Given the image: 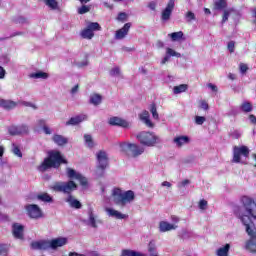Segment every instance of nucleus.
<instances>
[{
  "label": "nucleus",
  "mask_w": 256,
  "mask_h": 256,
  "mask_svg": "<svg viewBox=\"0 0 256 256\" xmlns=\"http://www.w3.org/2000/svg\"><path fill=\"white\" fill-rule=\"evenodd\" d=\"M244 212L239 207L234 209V213L241 223L246 227V233L250 239L246 242V249L251 253H256V227L253 221H256V203L249 196L241 197Z\"/></svg>",
  "instance_id": "nucleus-1"
},
{
  "label": "nucleus",
  "mask_w": 256,
  "mask_h": 256,
  "mask_svg": "<svg viewBox=\"0 0 256 256\" xmlns=\"http://www.w3.org/2000/svg\"><path fill=\"white\" fill-rule=\"evenodd\" d=\"M66 175L70 180L66 182H55L51 189L52 191H55V193H63L64 195H68L65 201L68 203L69 207L72 209H81L83 204H81V202L75 199V196L72 195L73 191H77L79 187V185H77L73 179L79 181L82 187H89V180H87V177L83 176L81 173H78L73 168H66Z\"/></svg>",
  "instance_id": "nucleus-2"
},
{
  "label": "nucleus",
  "mask_w": 256,
  "mask_h": 256,
  "mask_svg": "<svg viewBox=\"0 0 256 256\" xmlns=\"http://www.w3.org/2000/svg\"><path fill=\"white\" fill-rule=\"evenodd\" d=\"M69 161L65 159L63 154L59 150H51L48 152V156L44 158L43 162L38 166L40 173H45L49 169H59L61 165H67Z\"/></svg>",
  "instance_id": "nucleus-3"
},
{
  "label": "nucleus",
  "mask_w": 256,
  "mask_h": 256,
  "mask_svg": "<svg viewBox=\"0 0 256 256\" xmlns=\"http://www.w3.org/2000/svg\"><path fill=\"white\" fill-rule=\"evenodd\" d=\"M113 201L115 205L118 207H125L127 203H131V201H135V192L132 190H128L123 193V190L120 188H114L113 190Z\"/></svg>",
  "instance_id": "nucleus-4"
},
{
  "label": "nucleus",
  "mask_w": 256,
  "mask_h": 256,
  "mask_svg": "<svg viewBox=\"0 0 256 256\" xmlns=\"http://www.w3.org/2000/svg\"><path fill=\"white\" fill-rule=\"evenodd\" d=\"M136 139H138L140 145H143L144 147H155V145L161 143V138L150 131L139 132L136 135Z\"/></svg>",
  "instance_id": "nucleus-5"
},
{
  "label": "nucleus",
  "mask_w": 256,
  "mask_h": 256,
  "mask_svg": "<svg viewBox=\"0 0 256 256\" xmlns=\"http://www.w3.org/2000/svg\"><path fill=\"white\" fill-rule=\"evenodd\" d=\"M121 150L127 157L137 159V157L145 153V148L136 143L123 142L120 144Z\"/></svg>",
  "instance_id": "nucleus-6"
},
{
  "label": "nucleus",
  "mask_w": 256,
  "mask_h": 256,
  "mask_svg": "<svg viewBox=\"0 0 256 256\" xmlns=\"http://www.w3.org/2000/svg\"><path fill=\"white\" fill-rule=\"evenodd\" d=\"M97 159V167H96V175L97 177H103L105 175V169L109 167V156H107V152L100 150L96 154Z\"/></svg>",
  "instance_id": "nucleus-7"
},
{
  "label": "nucleus",
  "mask_w": 256,
  "mask_h": 256,
  "mask_svg": "<svg viewBox=\"0 0 256 256\" xmlns=\"http://www.w3.org/2000/svg\"><path fill=\"white\" fill-rule=\"evenodd\" d=\"M25 210L30 219H41L43 217V210L37 204H28L25 206Z\"/></svg>",
  "instance_id": "nucleus-8"
},
{
  "label": "nucleus",
  "mask_w": 256,
  "mask_h": 256,
  "mask_svg": "<svg viewBox=\"0 0 256 256\" xmlns=\"http://www.w3.org/2000/svg\"><path fill=\"white\" fill-rule=\"evenodd\" d=\"M241 155H243V157H249V148L247 146H234L233 163H241Z\"/></svg>",
  "instance_id": "nucleus-9"
},
{
  "label": "nucleus",
  "mask_w": 256,
  "mask_h": 256,
  "mask_svg": "<svg viewBox=\"0 0 256 256\" xmlns=\"http://www.w3.org/2000/svg\"><path fill=\"white\" fill-rule=\"evenodd\" d=\"M9 135H12V137H15L17 135H29V127L25 124L22 125H12L8 128Z\"/></svg>",
  "instance_id": "nucleus-10"
},
{
  "label": "nucleus",
  "mask_w": 256,
  "mask_h": 256,
  "mask_svg": "<svg viewBox=\"0 0 256 256\" xmlns=\"http://www.w3.org/2000/svg\"><path fill=\"white\" fill-rule=\"evenodd\" d=\"M131 22L124 24V26L118 29L115 33V39L121 40L125 39L129 35V30L131 29Z\"/></svg>",
  "instance_id": "nucleus-11"
},
{
  "label": "nucleus",
  "mask_w": 256,
  "mask_h": 256,
  "mask_svg": "<svg viewBox=\"0 0 256 256\" xmlns=\"http://www.w3.org/2000/svg\"><path fill=\"white\" fill-rule=\"evenodd\" d=\"M173 9H175V0H170L162 12V21H169V19H171Z\"/></svg>",
  "instance_id": "nucleus-12"
},
{
  "label": "nucleus",
  "mask_w": 256,
  "mask_h": 256,
  "mask_svg": "<svg viewBox=\"0 0 256 256\" xmlns=\"http://www.w3.org/2000/svg\"><path fill=\"white\" fill-rule=\"evenodd\" d=\"M108 123L112 127H123L124 129H127V127H129V122L117 116L111 117Z\"/></svg>",
  "instance_id": "nucleus-13"
},
{
  "label": "nucleus",
  "mask_w": 256,
  "mask_h": 256,
  "mask_svg": "<svg viewBox=\"0 0 256 256\" xmlns=\"http://www.w3.org/2000/svg\"><path fill=\"white\" fill-rule=\"evenodd\" d=\"M25 227L19 223H14L12 225V233L15 239H24Z\"/></svg>",
  "instance_id": "nucleus-14"
},
{
  "label": "nucleus",
  "mask_w": 256,
  "mask_h": 256,
  "mask_svg": "<svg viewBox=\"0 0 256 256\" xmlns=\"http://www.w3.org/2000/svg\"><path fill=\"white\" fill-rule=\"evenodd\" d=\"M31 248L39 251H47V249H50L49 241L42 240V241L32 242Z\"/></svg>",
  "instance_id": "nucleus-15"
},
{
  "label": "nucleus",
  "mask_w": 256,
  "mask_h": 256,
  "mask_svg": "<svg viewBox=\"0 0 256 256\" xmlns=\"http://www.w3.org/2000/svg\"><path fill=\"white\" fill-rule=\"evenodd\" d=\"M63 245H67V238H56L49 241L50 249H57Z\"/></svg>",
  "instance_id": "nucleus-16"
},
{
  "label": "nucleus",
  "mask_w": 256,
  "mask_h": 256,
  "mask_svg": "<svg viewBox=\"0 0 256 256\" xmlns=\"http://www.w3.org/2000/svg\"><path fill=\"white\" fill-rule=\"evenodd\" d=\"M0 107L5 109V111H11V109L17 107V102L0 98Z\"/></svg>",
  "instance_id": "nucleus-17"
},
{
  "label": "nucleus",
  "mask_w": 256,
  "mask_h": 256,
  "mask_svg": "<svg viewBox=\"0 0 256 256\" xmlns=\"http://www.w3.org/2000/svg\"><path fill=\"white\" fill-rule=\"evenodd\" d=\"M52 141H54V143H56V145L59 147H63V145H67V143H69V140L65 138V136L59 134H54Z\"/></svg>",
  "instance_id": "nucleus-18"
},
{
  "label": "nucleus",
  "mask_w": 256,
  "mask_h": 256,
  "mask_svg": "<svg viewBox=\"0 0 256 256\" xmlns=\"http://www.w3.org/2000/svg\"><path fill=\"white\" fill-rule=\"evenodd\" d=\"M140 119L141 121H143V123H145L146 127H150V128L155 127V124H153V122L150 119L149 111L144 110L140 115Z\"/></svg>",
  "instance_id": "nucleus-19"
},
{
  "label": "nucleus",
  "mask_w": 256,
  "mask_h": 256,
  "mask_svg": "<svg viewBox=\"0 0 256 256\" xmlns=\"http://www.w3.org/2000/svg\"><path fill=\"white\" fill-rule=\"evenodd\" d=\"M190 141L189 136H177L174 138L173 143H175L177 147H183V145L189 144Z\"/></svg>",
  "instance_id": "nucleus-20"
},
{
  "label": "nucleus",
  "mask_w": 256,
  "mask_h": 256,
  "mask_svg": "<svg viewBox=\"0 0 256 256\" xmlns=\"http://www.w3.org/2000/svg\"><path fill=\"white\" fill-rule=\"evenodd\" d=\"M213 9L214 11H223L227 9V0H214Z\"/></svg>",
  "instance_id": "nucleus-21"
},
{
  "label": "nucleus",
  "mask_w": 256,
  "mask_h": 256,
  "mask_svg": "<svg viewBox=\"0 0 256 256\" xmlns=\"http://www.w3.org/2000/svg\"><path fill=\"white\" fill-rule=\"evenodd\" d=\"M159 229L161 233H166V231H172V229H177V226L166 221H161L159 223Z\"/></svg>",
  "instance_id": "nucleus-22"
},
{
  "label": "nucleus",
  "mask_w": 256,
  "mask_h": 256,
  "mask_svg": "<svg viewBox=\"0 0 256 256\" xmlns=\"http://www.w3.org/2000/svg\"><path fill=\"white\" fill-rule=\"evenodd\" d=\"M83 121H85V116L78 115L70 118L66 122V126L69 127V125H72V126L79 125V123H83Z\"/></svg>",
  "instance_id": "nucleus-23"
},
{
  "label": "nucleus",
  "mask_w": 256,
  "mask_h": 256,
  "mask_svg": "<svg viewBox=\"0 0 256 256\" xmlns=\"http://www.w3.org/2000/svg\"><path fill=\"white\" fill-rule=\"evenodd\" d=\"M108 215H110V217H115V219H126L127 215L122 214L121 212L112 209V208H107L106 209Z\"/></svg>",
  "instance_id": "nucleus-24"
},
{
  "label": "nucleus",
  "mask_w": 256,
  "mask_h": 256,
  "mask_svg": "<svg viewBox=\"0 0 256 256\" xmlns=\"http://www.w3.org/2000/svg\"><path fill=\"white\" fill-rule=\"evenodd\" d=\"M36 199H38V201H42L43 203H53V197L47 192L38 194Z\"/></svg>",
  "instance_id": "nucleus-25"
},
{
  "label": "nucleus",
  "mask_w": 256,
  "mask_h": 256,
  "mask_svg": "<svg viewBox=\"0 0 256 256\" xmlns=\"http://www.w3.org/2000/svg\"><path fill=\"white\" fill-rule=\"evenodd\" d=\"M103 101V96H101V94H91L90 95V103L91 105H94L95 107H97V105H101Z\"/></svg>",
  "instance_id": "nucleus-26"
},
{
  "label": "nucleus",
  "mask_w": 256,
  "mask_h": 256,
  "mask_svg": "<svg viewBox=\"0 0 256 256\" xmlns=\"http://www.w3.org/2000/svg\"><path fill=\"white\" fill-rule=\"evenodd\" d=\"M231 249L230 244H226L224 247H221L217 250L216 255L218 256H229V250Z\"/></svg>",
  "instance_id": "nucleus-27"
},
{
  "label": "nucleus",
  "mask_w": 256,
  "mask_h": 256,
  "mask_svg": "<svg viewBox=\"0 0 256 256\" xmlns=\"http://www.w3.org/2000/svg\"><path fill=\"white\" fill-rule=\"evenodd\" d=\"M240 109L243 113H251V111H253V104L249 101H245L241 104Z\"/></svg>",
  "instance_id": "nucleus-28"
},
{
  "label": "nucleus",
  "mask_w": 256,
  "mask_h": 256,
  "mask_svg": "<svg viewBox=\"0 0 256 256\" xmlns=\"http://www.w3.org/2000/svg\"><path fill=\"white\" fill-rule=\"evenodd\" d=\"M81 37L82 39H91L92 37H95V33H93L92 30H90L87 26L84 30L81 31Z\"/></svg>",
  "instance_id": "nucleus-29"
},
{
  "label": "nucleus",
  "mask_w": 256,
  "mask_h": 256,
  "mask_svg": "<svg viewBox=\"0 0 256 256\" xmlns=\"http://www.w3.org/2000/svg\"><path fill=\"white\" fill-rule=\"evenodd\" d=\"M168 37H170L171 41H181V39L184 37V34L183 31H178L168 34Z\"/></svg>",
  "instance_id": "nucleus-30"
},
{
  "label": "nucleus",
  "mask_w": 256,
  "mask_h": 256,
  "mask_svg": "<svg viewBox=\"0 0 256 256\" xmlns=\"http://www.w3.org/2000/svg\"><path fill=\"white\" fill-rule=\"evenodd\" d=\"M189 86L187 84H180L178 86H174L173 92L175 95H179V93H185Z\"/></svg>",
  "instance_id": "nucleus-31"
},
{
  "label": "nucleus",
  "mask_w": 256,
  "mask_h": 256,
  "mask_svg": "<svg viewBox=\"0 0 256 256\" xmlns=\"http://www.w3.org/2000/svg\"><path fill=\"white\" fill-rule=\"evenodd\" d=\"M30 77L32 79H48L49 78V74H47L46 72H35L30 74Z\"/></svg>",
  "instance_id": "nucleus-32"
},
{
  "label": "nucleus",
  "mask_w": 256,
  "mask_h": 256,
  "mask_svg": "<svg viewBox=\"0 0 256 256\" xmlns=\"http://www.w3.org/2000/svg\"><path fill=\"white\" fill-rule=\"evenodd\" d=\"M85 143L90 148L93 149L95 147V143L93 142V137L89 134L84 135Z\"/></svg>",
  "instance_id": "nucleus-33"
},
{
  "label": "nucleus",
  "mask_w": 256,
  "mask_h": 256,
  "mask_svg": "<svg viewBox=\"0 0 256 256\" xmlns=\"http://www.w3.org/2000/svg\"><path fill=\"white\" fill-rule=\"evenodd\" d=\"M150 112L152 114L153 119L159 121V113H157V105L155 103H152L150 105Z\"/></svg>",
  "instance_id": "nucleus-34"
},
{
  "label": "nucleus",
  "mask_w": 256,
  "mask_h": 256,
  "mask_svg": "<svg viewBox=\"0 0 256 256\" xmlns=\"http://www.w3.org/2000/svg\"><path fill=\"white\" fill-rule=\"evenodd\" d=\"M87 27L90 31H92V33L93 31H101V25H99L97 22L89 23Z\"/></svg>",
  "instance_id": "nucleus-35"
},
{
  "label": "nucleus",
  "mask_w": 256,
  "mask_h": 256,
  "mask_svg": "<svg viewBox=\"0 0 256 256\" xmlns=\"http://www.w3.org/2000/svg\"><path fill=\"white\" fill-rule=\"evenodd\" d=\"M166 55L170 57H181V53L176 52L175 50H173V48H167Z\"/></svg>",
  "instance_id": "nucleus-36"
},
{
  "label": "nucleus",
  "mask_w": 256,
  "mask_h": 256,
  "mask_svg": "<svg viewBox=\"0 0 256 256\" xmlns=\"http://www.w3.org/2000/svg\"><path fill=\"white\" fill-rule=\"evenodd\" d=\"M89 222L91 224V227H97V222L95 220V214H93V210L89 211Z\"/></svg>",
  "instance_id": "nucleus-37"
},
{
  "label": "nucleus",
  "mask_w": 256,
  "mask_h": 256,
  "mask_svg": "<svg viewBox=\"0 0 256 256\" xmlns=\"http://www.w3.org/2000/svg\"><path fill=\"white\" fill-rule=\"evenodd\" d=\"M90 11H91V6H87V5H82L78 9L79 15H85V13H89Z\"/></svg>",
  "instance_id": "nucleus-38"
},
{
  "label": "nucleus",
  "mask_w": 256,
  "mask_h": 256,
  "mask_svg": "<svg viewBox=\"0 0 256 256\" xmlns=\"http://www.w3.org/2000/svg\"><path fill=\"white\" fill-rule=\"evenodd\" d=\"M229 15H231V11L225 8L223 11L222 23H227V21H229Z\"/></svg>",
  "instance_id": "nucleus-39"
},
{
  "label": "nucleus",
  "mask_w": 256,
  "mask_h": 256,
  "mask_svg": "<svg viewBox=\"0 0 256 256\" xmlns=\"http://www.w3.org/2000/svg\"><path fill=\"white\" fill-rule=\"evenodd\" d=\"M197 18L195 17V13L191 12V11H188L186 13V21L188 23H191V21H195Z\"/></svg>",
  "instance_id": "nucleus-40"
},
{
  "label": "nucleus",
  "mask_w": 256,
  "mask_h": 256,
  "mask_svg": "<svg viewBox=\"0 0 256 256\" xmlns=\"http://www.w3.org/2000/svg\"><path fill=\"white\" fill-rule=\"evenodd\" d=\"M207 205H208V202L205 199L200 200L198 203V207L199 209H201V211H205L207 209Z\"/></svg>",
  "instance_id": "nucleus-41"
},
{
  "label": "nucleus",
  "mask_w": 256,
  "mask_h": 256,
  "mask_svg": "<svg viewBox=\"0 0 256 256\" xmlns=\"http://www.w3.org/2000/svg\"><path fill=\"white\" fill-rule=\"evenodd\" d=\"M19 105H22L23 107H31L32 109H37V106L31 102L28 101H20L18 102Z\"/></svg>",
  "instance_id": "nucleus-42"
},
{
  "label": "nucleus",
  "mask_w": 256,
  "mask_h": 256,
  "mask_svg": "<svg viewBox=\"0 0 256 256\" xmlns=\"http://www.w3.org/2000/svg\"><path fill=\"white\" fill-rule=\"evenodd\" d=\"M205 121H207V119L205 118V116H196V117H195V123H196V125H203V123H205Z\"/></svg>",
  "instance_id": "nucleus-43"
},
{
  "label": "nucleus",
  "mask_w": 256,
  "mask_h": 256,
  "mask_svg": "<svg viewBox=\"0 0 256 256\" xmlns=\"http://www.w3.org/2000/svg\"><path fill=\"white\" fill-rule=\"evenodd\" d=\"M46 5L50 7L51 9L57 8V1L56 0H46Z\"/></svg>",
  "instance_id": "nucleus-44"
},
{
  "label": "nucleus",
  "mask_w": 256,
  "mask_h": 256,
  "mask_svg": "<svg viewBox=\"0 0 256 256\" xmlns=\"http://www.w3.org/2000/svg\"><path fill=\"white\" fill-rule=\"evenodd\" d=\"M227 49L230 53H235V41L228 42Z\"/></svg>",
  "instance_id": "nucleus-45"
},
{
  "label": "nucleus",
  "mask_w": 256,
  "mask_h": 256,
  "mask_svg": "<svg viewBox=\"0 0 256 256\" xmlns=\"http://www.w3.org/2000/svg\"><path fill=\"white\" fill-rule=\"evenodd\" d=\"M118 21H127V14L125 12H120L117 17Z\"/></svg>",
  "instance_id": "nucleus-46"
},
{
  "label": "nucleus",
  "mask_w": 256,
  "mask_h": 256,
  "mask_svg": "<svg viewBox=\"0 0 256 256\" xmlns=\"http://www.w3.org/2000/svg\"><path fill=\"white\" fill-rule=\"evenodd\" d=\"M239 69L241 73H247L249 71V67L245 63H240Z\"/></svg>",
  "instance_id": "nucleus-47"
},
{
  "label": "nucleus",
  "mask_w": 256,
  "mask_h": 256,
  "mask_svg": "<svg viewBox=\"0 0 256 256\" xmlns=\"http://www.w3.org/2000/svg\"><path fill=\"white\" fill-rule=\"evenodd\" d=\"M13 153L17 157H23V153H21V149H19V146H14Z\"/></svg>",
  "instance_id": "nucleus-48"
},
{
  "label": "nucleus",
  "mask_w": 256,
  "mask_h": 256,
  "mask_svg": "<svg viewBox=\"0 0 256 256\" xmlns=\"http://www.w3.org/2000/svg\"><path fill=\"white\" fill-rule=\"evenodd\" d=\"M120 73H121V70L119 69V67H115L110 70V75L112 77H115V75H119Z\"/></svg>",
  "instance_id": "nucleus-49"
},
{
  "label": "nucleus",
  "mask_w": 256,
  "mask_h": 256,
  "mask_svg": "<svg viewBox=\"0 0 256 256\" xmlns=\"http://www.w3.org/2000/svg\"><path fill=\"white\" fill-rule=\"evenodd\" d=\"M200 107L201 109H204V111H207L209 109V104L207 103V101L202 100L200 101Z\"/></svg>",
  "instance_id": "nucleus-50"
},
{
  "label": "nucleus",
  "mask_w": 256,
  "mask_h": 256,
  "mask_svg": "<svg viewBox=\"0 0 256 256\" xmlns=\"http://www.w3.org/2000/svg\"><path fill=\"white\" fill-rule=\"evenodd\" d=\"M148 8L151 9V11H155V9H157V3L154 1L149 2Z\"/></svg>",
  "instance_id": "nucleus-51"
},
{
  "label": "nucleus",
  "mask_w": 256,
  "mask_h": 256,
  "mask_svg": "<svg viewBox=\"0 0 256 256\" xmlns=\"http://www.w3.org/2000/svg\"><path fill=\"white\" fill-rule=\"evenodd\" d=\"M5 75H7V71H5V68L0 66V79H5Z\"/></svg>",
  "instance_id": "nucleus-52"
},
{
  "label": "nucleus",
  "mask_w": 256,
  "mask_h": 256,
  "mask_svg": "<svg viewBox=\"0 0 256 256\" xmlns=\"http://www.w3.org/2000/svg\"><path fill=\"white\" fill-rule=\"evenodd\" d=\"M208 87H209V89H211V91H213L214 93H217L218 88L216 85L209 83Z\"/></svg>",
  "instance_id": "nucleus-53"
},
{
  "label": "nucleus",
  "mask_w": 256,
  "mask_h": 256,
  "mask_svg": "<svg viewBox=\"0 0 256 256\" xmlns=\"http://www.w3.org/2000/svg\"><path fill=\"white\" fill-rule=\"evenodd\" d=\"M79 91V84H76L70 91L72 95H75Z\"/></svg>",
  "instance_id": "nucleus-54"
},
{
  "label": "nucleus",
  "mask_w": 256,
  "mask_h": 256,
  "mask_svg": "<svg viewBox=\"0 0 256 256\" xmlns=\"http://www.w3.org/2000/svg\"><path fill=\"white\" fill-rule=\"evenodd\" d=\"M249 120L253 125H256V116L254 114L249 115Z\"/></svg>",
  "instance_id": "nucleus-55"
},
{
  "label": "nucleus",
  "mask_w": 256,
  "mask_h": 256,
  "mask_svg": "<svg viewBox=\"0 0 256 256\" xmlns=\"http://www.w3.org/2000/svg\"><path fill=\"white\" fill-rule=\"evenodd\" d=\"M43 131L46 135H51V128L49 126H44Z\"/></svg>",
  "instance_id": "nucleus-56"
},
{
  "label": "nucleus",
  "mask_w": 256,
  "mask_h": 256,
  "mask_svg": "<svg viewBox=\"0 0 256 256\" xmlns=\"http://www.w3.org/2000/svg\"><path fill=\"white\" fill-rule=\"evenodd\" d=\"M169 59H171V57L166 54V56L162 59L161 64L165 65V63H167V61H169Z\"/></svg>",
  "instance_id": "nucleus-57"
},
{
  "label": "nucleus",
  "mask_w": 256,
  "mask_h": 256,
  "mask_svg": "<svg viewBox=\"0 0 256 256\" xmlns=\"http://www.w3.org/2000/svg\"><path fill=\"white\" fill-rule=\"evenodd\" d=\"M191 183V181H189V179H185L181 182V187H185L186 185H189Z\"/></svg>",
  "instance_id": "nucleus-58"
},
{
  "label": "nucleus",
  "mask_w": 256,
  "mask_h": 256,
  "mask_svg": "<svg viewBox=\"0 0 256 256\" xmlns=\"http://www.w3.org/2000/svg\"><path fill=\"white\" fill-rule=\"evenodd\" d=\"M162 187H171V183L170 182H168V181H164V182H162Z\"/></svg>",
  "instance_id": "nucleus-59"
},
{
  "label": "nucleus",
  "mask_w": 256,
  "mask_h": 256,
  "mask_svg": "<svg viewBox=\"0 0 256 256\" xmlns=\"http://www.w3.org/2000/svg\"><path fill=\"white\" fill-rule=\"evenodd\" d=\"M38 125H39L40 127H42V128H43L44 126H46V125H45V120H44V119L39 120V121H38Z\"/></svg>",
  "instance_id": "nucleus-60"
},
{
  "label": "nucleus",
  "mask_w": 256,
  "mask_h": 256,
  "mask_svg": "<svg viewBox=\"0 0 256 256\" xmlns=\"http://www.w3.org/2000/svg\"><path fill=\"white\" fill-rule=\"evenodd\" d=\"M5 153V148L3 146H0V157H3Z\"/></svg>",
  "instance_id": "nucleus-61"
},
{
  "label": "nucleus",
  "mask_w": 256,
  "mask_h": 256,
  "mask_svg": "<svg viewBox=\"0 0 256 256\" xmlns=\"http://www.w3.org/2000/svg\"><path fill=\"white\" fill-rule=\"evenodd\" d=\"M252 15H253V17H254V23H256V8H254L253 10H252Z\"/></svg>",
  "instance_id": "nucleus-62"
},
{
  "label": "nucleus",
  "mask_w": 256,
  "mask_h": 256,
  "mask_svg": "<svg viewBox=\"0 0 256 256\" xmlns=\"http://www.w3.org/2000/svg\"><path fill=\"white\" fill-rule=\"evenodd\" d=\"M228 77L231 79V81H235V74L230 73Z\"/></svg>",
  "instance_id": "nucleus-63"
},
{
  "label": "nucleus",
  "mask_w": 256,
  "mask_h": 256,
  "mask_svg": "<svg viewBox=\"0 0 256 256\" xmlns=\"http://www.w3.org/2000/svg\"><path fill=\"white\" fill-rule=\"evenodd\" d=\"M69 256H79V253H77V252H70Z\"/></svg>",
  "instance_id": "nucleus-64"
}]
</instances>
